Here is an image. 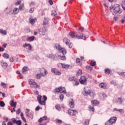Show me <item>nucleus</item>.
<instances>
[{
	"instance_id": "obj_1",
	"label": "nucleus",
	"mask_w": 125,
	"mask_h": 125,
	"mask_svg": "<svg viewBox=\"0 0 125 125\" xmlns=\"http://www.w3.org/2000/svg\"><path fill=\"white\" fill-rule=\"evenodd\" d=\"M83 28H79L78 31L76 34L72 32H69L68 33L69 36L72 39H78V40H85L86 39V36L83 34Z\"/></svg>"
},
{
	"instance_id": "obj_2",
	"label": "nucleus",
	"mask_w": 125,
	"mask_h": 125,
	"mask_svg": "<svg viewBox=\"0 0 125 125\" xmlns=\"http://www.w3.org/2000/svg\"><path fill=\"white\" fill-rule=\"evenodd\" d=\"M84 95H88V94L89 95V96L92 97V98H93L95 95V93L91 90V89H90V88H89L88 87H86L85 88H84Z\"/></svg>"
},
{
	"instance_id": "obj_3",
	"label": "nucleus",
	"mask_w": 125,
	"mask_h": 125,
	"mask_svg": "<svg viewBox=\"0 0 125 125\" xmlns=\"http://www.w3.org/2000/svg\"><path fill=\"white\" fill-rule=\"evenodd\" d=\"M55 48H56V49H57L59 51H61V52L62 53L63 55H65V54L67 53V51L66 50V49H65V48H62L59 44H55Z\"/></svg>"
},
{
	"instance_id": "obj_4",
	"label": "nucleus",
	"mask_w": 125,
	"mask_h": 125,
	"mask_svg": "<svg viewBox=\"0 0 125 125\" xmlns=\"http://www.w3.org/2000/svg\"><path fill=\"white\" fill-rule=\"evenodd\" d=\"M29 83L30 85H32L31 87H34V88H39L40 87V85H38L35 80L33 79H29L28 80Z\"/></svg>"
},
{
	"instance_id": "obj_5",
	"label": "nucleus",
	"mask_w": 125,
	"mask_h": 125,
	"mask_svg": "<svg viewBox=\"0 0 125 125\" xmlns=\"http://www.w3.org/2000/svg\"><path fill=\"white\" fill-rule=\"evenodd\" d=\"M116 121L117 117H111L108 121L105 123V125H112L113 124H116Z\"/></svg>"
},
{
	"instance_id": "obj_6",
	"label": "nucleus",
	"mask_w": 125,
	"mask_h": 125,
	"mask_svg": "<svg viewBox=\"0 0 125 125\" xmlns=\"http://www.w3.org/2000/svg\"><path fill=\"white\" fill-rule=\"evenodd\" d=\"M113 8V12H114V13H119V14H121L122 10H121V8H120V5L119 4H116L114 5Z\"/></svg>"
},
{
	"instance_id": "obj_7",
	"label": "nucleus",
	"mask_w": 125,
	"mask_h": 125,
	"mask_svg": "<svg viewBox=\"0 0 125 125\" xmlns=\"http://www.w3.org/2000/svg\"><path fill=\"white\" fill-rule=\"evenodd\" d=\"M56 92H59L60 93H66V89L63 87H59V88H56Z\"/></svg>"
},
{
	"instance_id": "obj_8",
	"label": "nucleus",
	"mask_w": 125,
	"mask_h": 125,
	"mask_svg": "<svg viewBox=\"0 0 125 125\" xmlns=\"http://www.w3.org/2000/svg\"><path fill=\"white\" fill-rule=\"evenodd\" d=\"M63 42H64L66 45H68L69 48L73 47V43L70 42V40L67 38H64L63 40Z\"/></svg>"
},
{
	"instance_id": "obj_9",
	"label": "nucleus",
	"mask_w": 125,
	"mask_h": 125,
	"mask_svg": "<svg viewBox=\"0 0 125 125\" xmlns=\"http://www.w3.org/2000/svg\"><path fill=\"white\" fill-rule=\"evenodd\" d=\"M79 82L81 84H86V78L84 76H82L79 79Z\"/></svg>"
},
{
	"instance_id": "obj_10",
	"label": "nucleus",
	"mask_w": 125,
	"mask_h": 125,
	"mask_svg": "<svg viewBox=\"0 0 125 125\" xmlns=\"http://www.w3.org/2000/svg\"><path fill=\"white\" fill-rule=\"evenodd\" d=\"M68 114L69 115H70V116H76V115L78 114V111L70 109L68 110Z\"/></svg>"
},
{
	"instance_id": "obj_11",
	"label": "nucleus",
	"mask_w": 125,
	"mask_h": 125,
	"mask_svg": "<svg viewBox=\"0 0 125 125\" xmlns=\"http://www.w3.org/2000/svg\"><path fill=\"white\" fill-rule=\"evenodd\" d=\"M52 73H54L55 75H57V76H59V75H61V72L56 68H52L51 69Z\"/></svg>"
},
{
	"instance_id": "obj_12",
	"label": "nucleus",
	"mask_w": 125,
	"mask_h": 125,
	"mask_svg": "<svg viewBox=\"0 0 125 125\" xmlns=\"http://www.w3.org/2000/svg\"><path fill=\"white\" fill-rule=\"evenodd\" d=\"M40 72L42 76H45V75H47V71H46V70L43 68L41 69Z\"/></svg>"
},
{
	"instance_id": "obj_13",
	"label": "nucleus",
	"mask_w": 125,
	"mask_h": 125,
	"mask_svg": "<svg viewBox=\"0 0 125 125\" xmlns=\"http://www.w3.org/2000/svg\"><path fill=\"white\" fill-rule=\"evenodd\" d=\"M69 106L70 108H74L75 107V102L73 99H71L69 100Z\"/></svg>"
},
{
	"instance_id": "obj_14",
	"label": "nucleus",
	"mask_w": 125,
	"mask_h": 125,
	"mask_svg": "<svg viewBox=\"0 0 125 125\" xmlns=\"http://www.w3.org/2000/svg\"><path fill=\"white\" fill-rule=\"evenodd\" d=\"M10 105L11 107H16V105H17V103L16 102H14V100H12L10 102Z\"/></svg>"
},
{
	"instance_id": "obj_15",
	"label": "nucleus",
	"mask_w": 125,
	"mask_h": 125,
	"mask_svg": "<svg viewBox=\"0 0 125 125\" xmlns=\"http://www.w3.org/2000/svg\"><path fill=\"white\" fill-rule=\"evenodd\" d=\"M42 96L40 95H39L37 97V101H38L39 104L40 105H43V104H42Z\"/></svg>"
},
{
	"instance_id": "obj_16",
	"label": "nucleus",
	"mask_w": 125,
	"mask_h": 125,
	"mask_svg": "<svg viewBox=\"0 0 125 125\" xmlns=\"http://www.w3.org/2000/svg\"><path fill=\"white\" fill-rule=\"evenodd\" d=\"M23 47L24 48L27 47H28V49H29V50H31L32 49V45L31 44H27L25 43L23 45Z\"/></svg>"
},
{
	"instance_id": "obj_17",
	"label": "nucleus",
	"mask_w": 125,
	"mask_h": 125,
	"mask_svg": "<svg viewBox=\"0 0 125 125\" xmlns=\"http://www.w3.org/2000/svg\"><path fill=\"white\" fill-rule=\"evenodd\" d=\"M40 35H41L42 36H43L45 34V29H40L39 31Z\"/></svg>"
},
{
	"instance_id": "obj_18",
	"label": "nucleus",
	"mask_w": 125,
	"mask_h": 125,
	"mask_svg": "<svg viewBox=\"0 0 125 125\" xmlns=\"http://www.w3.org/2000/svg\"><path fill=\"white\" fill-rule=\"evenodd\" d=\"M35 40V36H31L28 37L26 41L27 42H33Z\"/></svg>"
},
{
	"instance_id": "obj_19",
	"label": "nucleus",
	"mask_w": 125,
	"mask_h": 125,
	"mask_svg": "<svg viewBox=\"0 0 125 125\" xmlns=\"http://www.w3.org/2000/svg\"><path fill=\"white\" fill-rule=\"evenodd\" d=\"M47 120V117H46V116H44V117H42V118H41L39 120L38 122H39V123H42V121H45V120Z\"/></svg>"
},
{
	"instance_id": "obj_20",
	"label": "nucleus",
	"mask_w": 125,
	"mask_h": 125,
	"mask_svg": "<svg viewBox=\"0 0 125 125\" xmlns=\"http://www.w3.org/2000/svg\"><path fill=\"white\" fill-rule=\"evenodd\" d=\"M91 103L93 105V106H96V105H98L99 104V102L97 100L91 101Z\"/></svg>"
},
{
	"instance_id": "obj_21",
	"label": "nucleus",
	"mask_w": 125,
	"mask_h": 125,
	"mask_svg": "<svg viewBox=\"0 0 125 125\" xmlns=\"http://www.w3.org/2000/svg\"><path fill=\"white\" fill-rule=\"evenodd\" d=\"M19 12V9L17 8H14L13 10V14H17Z\"/></svg>"
},
{
	"instance_id": "obj_22",
	"label": "nucleus",
	"mask_w": 125,
	"mask_h": 125,
	"mask_svg": "<svg viewBox=\"0 0 125 125\" xmlns=\"http://www.w3.org/2000/svg\"><path fill=\"white\" fill-rule=\"evenodd\" d=\"M36 20H37V19H29V23H30V24H32L33 25H34V24H35V22H36Z\"/></svg>"
},
{
	"instance_id": "obj_23",
	"label": "nucleus",
	"mask_w": 125,
	"mask_h": 125,
	"mask_svg": "<svg viewBox=\"0 0 125 125\" xmlns=\"http://www.w3.org/2000/svg\"><path fill=\"white\" fill-rule=\"evenodd\" d=\"M43 101H42V104L45 105V102L47 100V97L44 95L43 96Z\"/></svg>"
},
{
	"instance_id": "obj_24",
	"label": "nucleus",
	"mask_w": 125,
	"mask_h": 125,
	"mask_svg": "<svg viewBox=\"0 0 125 125\" xmlns=\"http://www.w3.org/2000/svg\"><path fill=\"white\" fill-rule=\"evenodd\" d=\"M1 65L2 67V68L5 69L7 67V66H8V64L6 62H1Z\"/></svg>"
},
{
	"instance_id": "obj_25",
	"label": "nucleus",
	"mask_w": 125,
	"mask_h": 125,
	"mask_svg": "<svg viewBox=\"0 0 125 125\" xmlns=\"http://www.w3.org/2000/svg\"><path fill=\"white\" fill-rule=\"evenodd\" d=\"M27 71H29V68L27 66H24L23 67L22 69V72L25 73V72H27Z\"/></svg>"
},
{
	"instance_id": "obj_26",
	"label": "nucleus",
	"mask_w": 125,
	"mask_h": 125,
	"mask_svg": "<svg viewBox=\"0 0 125 125\" xmlns=\"http://www.w3.org/2000/svg\"><path fill=\"white\" fill-rule=\"evenodd\" d=\"M20 10H24L25 9V6H24V4H21L19 6Z\"/></svg>"
},
{
	"instance_id": "obj_27",
	"label": "nucleus",
	"mask_w": 125,
	"mask_h": 125,
	"mask_svg": "<svg viewBox=\"0 0 125 125\" xmlns=\"http://www.w3.org/2000/svg\"><path fill=\"white\" fill-rule=\"evenodd\" d=\"M48 24V20L45 19V18H44L43 25L44 26V25H47Z\"/></svg>"
},
{
	"instance_id": "obj_28",
	"label": "nucleus",
	"mask_w": 125,
	"mask_h": 125,
	"mask_svg": "<svg viewBox=\"0 0 125 125\" xmlns=\"http://www.w3.org/2000/svg\"><path fill=\"white\" fill-rule=\"evenodd\" d=\"M12 11V10L11 9V8H7L5 10V11L7 14H9V13H10V12H11Z\"/></svg>"
},
{
	"instance_id": "obj_29",
	"label": "nucleus",
	"mask_w": 125,
	"mask_h": 125,
	"mask_svg": "<svg viewBox=\"0 0 125 125\" xmlns=\"http://www.w3.org/2000/svg\"><path fill=\"white\" fill-rule=\"evenodd\" d=\"M90 65L91 66H92V67H94L96 65V62L94 61H92L90 63Z\"/></svg>"
},
{
	"instance_id": "obj_30",
	"label": "nucleus",
	"mask_w": 125,
	"mask_h": 125,
	"mask_svg": "<svg viewBox=\"0 0 125 125\" xmlns=\"http://www.w3.org/2000/svg\"><path fill=\"white\" fill-rule=\"evenodd\" d=\"M69 67H70V65H68V64H63V65H62V68H64L66 70H68Z\"/></svg>"
},
{
	"instance_id": "obj_31",
	"label": "nucleus",
	"mask_w": 125,
	"mask_h": 125,
	"mask_svg": "<svg viewBox=\"0 0 125 125\" xmlns=\"http://www.w3.org/2000/svg\"><path fill=\"white\" fill-rule=\"evenodd\" d=\"M86 69L88 70V71H90V72H91V71H92V67L89 65H87L86 66Z\"/></svg>"
},
{
	"instance_id": "obj_32",
	"label": "nucleus",
	"mask_w": 125,
	"mask_h": 125,
	"mask_svg": "<svg viewBox=\"0 0 125 125\" xmlns=\"http://www.w3.org/2000/svg\"><path fill=\"white\" fill-rule=\"evenodd\" d=\"M2 56L3 57H4V58H5L6 59H8V58H9V55L6 53L3 54Z\"/></svg>"
},
{
	"instance_id": "obj_33",
	"label": "nucleus",
	"mask_w": 125,
	"mask_h": 125,
	"mask_svg": "<svg viewBox=\"0 0 125 125\" xmlns=\"http://www.w3.org/2000/svg\"><path fill=\"white\" fill-rule=\"evenodd\" d=\"M104 73L106 74H110L111 73V70H110L109 68L105 69Z\"/></svg>"
},
{
	"instance_id": "obj_34",
	"label": "nucleus",
	"mask_w": 125,
	"mask_h": 125,
	"mask_svg": "<svg viewBox=\"0 0 125 125\" xmlns=\"http://www.w3.org/2000/svg\"><path fill=\"white\" fill-rule=\"evenodd\" d=\"M123 101H124V100H123V98L122 97L118 98V102H119L120 104H122L123 103Z\"/></svg>"
},
{
	"instance_id": "obj_35",
	"label": "nucleus",
	"mask_w": 125,
	"mask_h": 125,
	"mask_svg": "<svg viewBox=\"0 0 125 125\" xmlns=\"http://www.w3.org/2000/svg\"><path fill=\"white\" fill-rule=\"evenodd\" d=\"M105 84L103 83H100V84L99 85L100 87H101V88H105V86H104Z\"/></svg>"
},
{
	"instance_id": "obj_36",
	"label": "nucleus",
	"mask_w": 125,
	"mask_h": 125,
	"mask_svg": "<svg viewBox=\"0 0 125 125\" xmlns=\"http://www.w3.org/2000/svg\"><path fill=\"white\" fill-rule=\"evenodd\" d=\"M0 33L1 34H2L3 35H6L7 34L6 31L3 30L2 29H0Z\"/></svg>"
},
{
	"instance_id": "obj_37",
	"label": "nucleus",
	"mask_w": 125,
	"mask_h": 125,
	"mask_svg": "<svg viewBox=\"0 0 125 125\" xmlns=\"http://www.w3.org/2000/svg\"><path fill=\"white\" fill-rule=\"evenodd\" d=\"M0 107H4L5 106V104L3 101H0Z\"/></svg>"
},
{
	"instance_id": "obj_38",
	"label": "nucleus",
	"mask_w": 125,
	"mask_h": 125,
	"mask_svg": "<svg viewBox=\"0 0 125 125\" xmlns=\"http://www.w3.org/2000/svg\"><path fill=\"white\" fill-rule=\"evenodd\" d=\"M69 80V81H72L73 82H76V81H77V79H76L75 77H70Z\"/></svg>"
},
{
	"instance_id": "obj_39",
	"label": "nucleus",
	"mask_w": 125,
	"mask_h": 125,
	"mask_svg": "<svg viewBox=\"0 0 125 125\" xmlns=\"http://www.w3.org/2000/svg\"><path fill=\"white\" fill-rule=\"evenodd\" d=\"M41 77H42V74L41 73L40 74H38L36 76V79H41Z\"/></svg>"
},
{
	"instance_id": "obj_40",
	"label": "nucleus",
	"mask_w": 125,
	"mask_h": 125,
	"mask_svg": "<svg viewBox=\"0 0 125 125\" xmlns=\"http://www.w3.org/2000/svg\"><path fill=\"white\" fill-rule=\"evenodd\" d=\"M1 85L3 86L4 88H6V84L4 83H1Z\"/></svg>"
},
{
	"instance_id": "obj_41",
	"label": "nucleus",
	"mask_w": 125,
	"mask_h": 125,
	"mask_svg": "<svg viewBox=\"0 0 125 125\" xmlns=\"http://www.w3.org/2000/svg\"><path fill=\"white\" fill-rule=\"evenodd\" d=\"M60 99L62 100V101H63V100L64 99V95L61 94L60 95Z\"/></svg>"
},
{
	"instance_id": "obj_42",
	"label": "nucleus",
	"mask_w": 125,
	"mask_h": 125,
	"mask_svg": "<svg viewBox=\"0 0 125 125\" xmlns=\"http://www.w3.org/2000/svg\"><path fill=\"white\" fill-rule=\"evenodd\" d=\"M56 122L58 123V124H62V120L60 119H56Z\"/></svg>"
},
{
	"instance_id": "obj_43",
	"label": "nucleus",
	"mask_w": 125,
	"mask_h": 125,
	"mask_svg": "<svg viewBox=\"0 0 125 125\" xmlns=\"http://www.w3.org/2000/svg\"><path fill=\"white\" fill-rule=\"evenodd\" d=\"M77 74L78 76H80V75H82V74H83L82 70L79 69Z\"/></svg>"
},
{
	"instance_id": "obj_44",
	"label": "nucleus",
	"mask_w": 125,
	"mask_h": 125,
	"mask_svg": "<svg viewBox=\"0 0 125 125\" xmlns=\"http://www.w3.org/2000/svg\"><path fill=\"white\" fill-rule=\"evenodd\" d=\"M49 58H51V59H53L54 58V56L53 54H49L48 56Z\"/></svg>"
},
{
	"instance_id": "obj_45",
	"label": "nucleus",
	"mask_w": 125,
	"mask_h": 125,
	"mask_svg": "<svg viewBox=\"0 0 125 125\" xmlns=\"http://www.w3.org/2000/svg\"><path fill=\"white\" fill-rule=\"evenodd\" d=\"M64 65V64L62 63H59L58 64V66L59 68H61V67H62V68H63V65Z\"/></svg>"
},
{
	"instance_id": "obj_46",
	"label": "nucleus",
	"mask_w": 125,
	"mask_h": 125,
	"mask_svg": "<svg viewBox=\"0 0 125 125\" xmlns=\"http://www.w3.org/2000/svg\"><path fill=\"white\" fill-rule=\"evenodd\" d=\"M55 108H56V109H57V110H58L59 111L61 109L60 105L59 104L56 105L55 106Z\"/></svg>"
},
{
	"instance_id": "obj_47",
	"label": "nucleus",
	"mask_w": 125,
	"mask_h": 125,
	"mask_svg": "<svg viewBox=\"0 0 125 125\" xmlns=\"http://www.w3.org/2000/svg\"><path fill=\"white\" fill-rule=\"evenodd\" d=\"M17 125H22V122H21V120H18L17 122Z\"/></svg>"
},
{
	"instance_id": "obj_48",
	"label": "nucleus",
	"mask_w": 125,
	"mask_h": 125,
	"mask_svg": "<svg viewBox=\"0 0 125 125\" xmlns=\"http://www.w3.org/2000/svg\"><path fill=\"white\" fill-rule=\"evenodd\" d=\"M89 122H90V120H86L85 121V125H89Z\"/></svg>"
},
{
	"instance_id": "obj_49",
	"label": "nucleus",
	"mask_w": 125,
	"mask_h": 125,
	"mask_svg": "<svg viewBox=\"0 0 125 125\" xmlns=\"http://www.w3.org/2000/svg\"><path fill=\"white\" fill-rule=\"evenodd\" d=\"M12 120V123L13 124H17L18 121L16 119H15V118H13Z\"/></svg>"
},
{
	"instance_id": "obj_50",
	"label": "nucleus",
	"mask_w": 125,
	"mask_h": 125,
	"mask_svg": "<svg viewBox=\"0 0 125 125\" xmlns=\"http://www.w3.org/2000/svg\"><path fill=\"white\" fill-rule=\"evenodd\" d=\"M21 112V110H20V108H19L17 111H16V114H17V115H19V114H20Z\"/></svg>"
},
{
	"instance_id": "obj_51",
	"label": "nucleus",
	"mask_w": 125,
	"mask_h": 125,
	"mask_svg": "<svg viewBox=\"0 0 125 125\" xmlns=\"http://www.w3.org/2000/svg\"><path fill=\"white\" fill-rule=\"evenodd\" d=\"M111 84H114V85H117V82H115L114 81L111 82Z\"/></svg>"
},
{
	"instance_id": "obj_52",
	"label": "nucleus",
	"mask_w": 125,
	"mask_h": 125,
	"mask_svg": "<svg viewBox=\"0 0 125 125\" xmlns=\"http://www.w3.org/2000/svg\"><path fill=\"white\" fill-rule=\"evenodd\" d=\"M118 112H120V113H121V114H124V109H119Z\"/></svg>"
},
{
	"instance_id": "obj_53",
	"label": "nucleus",
	"mask_w": 125,
	"mask_h": 125,
	"mask_svg": "<svg viewBox=\"0 0 125 125\" xmlns=\"http://www.w3.org/2000/svg\"><path fill=\"white\" fill-rule=\"evenodd\" d=\"M89 109H90V110H91V111H92V112H94V107H92V106H90L89 107Z\"/></svg>"
},
{
	"instance_id": "obj_54",
	"label": "nucleus",
	"mask_w": 125,
	"mask_h": 125,
	"mask_svg": "<svg viewBox=\"0 0 125 125\" xmlns=\"http://www.w3.org/2000/svg\"><path fill=\"white\" fill-rule=\"evenodd\" d=\"M35 10V9H34V8H31L30 10H29V12L30 13H33V12H34V10Z\"/></svg>"
},
{
	"instance_id": "obj_55",
	"label": "nucleus",
	"mask_w": 125,
	"mask_h": 125,
	"mask_svg": "<svg viewBox=\"0 0 125 125\" xmlns=\"http://www.w3.org/2000/svg\"><path fill=\"white\" fill-rule=\"evenodd\" d=\"M122 5L124 10H125V0L124 1V2H123V4H122Z\"/></svg>"
},
{
	"instance_id": "obj_56",
	"label": "nucleus",
	"mask_w": 125,
	"mask_h": 125,
	"mask_svg": "<svg viewBox=\"0 0 125 125\" xmlns=\"http://www.w3.org/2000/svg\"><path fill=\"white\" fill-rule=\"evenodd\" d=\"M61 60H66V57L65 56L61 57Z\"/></svg>"
},
{
	"instance_id": "obj_57",
	"label": "nucleus",
	"mask_w": 125,
	"mask_h": 125,
	"mask_svg": "<svg viewBox=\"0 0 125 125\" xmlns=\"http://www.w3.org/2000/svg\"><path fill=\"white\" fill-rule=\"evenodd\" d=\"M48 2L50 3V5H52L53 4V2L52 1V0H48Z\"/></svg>"
},
{
	"instance_id": "obj_58",
	"label": "nucleus",
	"mask_w": 125,
	"mask_h": 125,
	"mask_svg": "<svg viewBox=\"0 0 125 125\" xmlns=\"http://www.w3.org/2000/svg\"><path fill=\"white\" fill-rule=\"evenodd\" d=\"M81 62V59L79 58L76 59V63H80Z\"/></svg>"
},
{
	"instance_id": "obj_59",
	"label": "nucleus",
	"mask_w": 125,
	"mask_h": 125,
	"mask_svg": "<svg viewBox=\"0 0 125 125\" xmlns=\"http://www.w3.org/2000/svg\"><path fill=\"white\" fill-rule=\"evenodd\" d=\"M40 109V105L37 106L36 108H35V110L36 111H39Z\"/></svg>"
},
{
	"instance_id": "obj_60",
	"label": "nucleus",
	"mask_w": 125,
	"mask_h": 125,
	"mask_svg": "<svg viewBox=\"0 0 125 125\" xmlns=\"http://www.w3.org/2000/svg\"><path fill=\"white\" fill-rule=\"evenodd\" d=\"M7 125H13V123H12V122L9 121L7 124Z\"/></svg>"
},
{
	"instance_id": "obj_61",
	"label": "nucleus",
	"mask_w": 125,
	"mask_h": 125,
	"mask_svg": "<svg viewBox=\"0 0 125 125\" xmlns=\"http://www.w3.org/2000/svg\"><path fill=\"white\" fill-rule=\"evenodd\" d=\"M3 120L4 121L3 122H5H5H7V121H8V119L7 118H6V117H4L3 118Z\"/></svg>"
},
{
	"instance_id": "obj_62",
	"label": "nucleus",
	"mask_w": 125,
	"mask_h": 125,
	"mask_svg": "<svg viewBox=\"0 0 125 125\" xmlns=\"http://www.w3.org/2000/svg\"><path fill=\"white\" fill-rule=\"evenodd\" d=\"M30 116V112H26V117H27V118H29Z\"/></svg>"
},
{
	"instance_id": "obj_63",
	"label": "nucleus",
	"mask_w": 125,
	"mask_h": 125,
	"mask_svg": "<svg viewBox=\"0 0 125 125\" xmlns=\"http://www.w3.org/2000/svg\"><path fill=\"white\" fill-rule=\"evenodd\" d=\"M51 15L52 16H56V12H55L54 13H52Z\"/></svg>"
},
{
	"instance_id": "obj_64",
	"label": "nucleus",
	"mask_w": 125,
	"mask_h": 125,
	"mask_svg": "<svg viewBox=\"0 0 125 125\" xmlns=\"http://www.w3.org/2000/svg\"><path fill=\"white\" fill-rule=\"evenodd\" d=\"M10 62H14V60H13V58H10Z\"/></svg>"
}]
</instances>
